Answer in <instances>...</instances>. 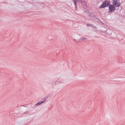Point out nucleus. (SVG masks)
Returning a JSON list of instances; mask_svg holds the SVG:
<instances>
[{"label": "nucleus", "mask_w": 125, "mask_h": 125, "mask_svg": "<svg viewBox=\"0 0 125 125\" xmlns=\"http://www.w3.org/2000/svg\"><path fill=\"white\" fill-rule=\"evenodd\" d=\"M74 3L75 4H76V1H74Z\"/></svg>", "instance_id": "nucleus-5"}, {"label": "nucleus", "mask_w": 125, "mask_h": 125, "mask_svg": "<svg viewBox=\"0 0 125 125\" xmlns=\"http://www.w3.org/2000/svg\"><path fill=\"white\" fill-rule=\"evenodd\" d=\"M113 4L115 6V7H118V6L121 5V3L118 1V0H114L113 1Z\"/></svg>", "instance_id": "nucleus-2"}, {"label": "nucleus", "mask_w": 125, "mask_h": 125, "mask_svg": "<svg viewBox=\"0 0 125 125\" xmlns=\"http://www.w3.org/2000/svg\"><path fill=\"white\" fill-rule=\"evenodd\" d=\"M83 40H85V39H84V38H83Z\"/></svg>", "instance_id": "nucleus-6"}, {"label": "nucleus", "mask_w": 125, "mask_h": 125, "mask_svg": "<svg viewBox=\"0 0 125 125\" xmlns=\"http://www.w3.org/2000/svg\"><path fill=\"white\" fill-rule=\"evenodd\" d=\"M44 101H45V100H44L43 102H38L37 104H36V105H37V106H38V105H41V104H42V103H43L44 102Z\"/></svg>", "instance_id": "nucleus-4"}, {"label": "nucleus", "mask_w": 125, "mask_h": 125, "mask_svg": "<svg viewBox=\"0 0 125 125\" xmlns=\"http://www.w3.org/2000/svg\"><path fill=\"white\" fill-rule=\"evenodd\" d=\"M108 5H110V2L104 1V3L100 6V8H104V7H106V6H108Z\"/></svg>", "instance_id": "nucleus-1"}, {"label": "nucleus", "mask_w": 125, "mask_h": 125, "mask_svg": "<svg viewBox=\"0 0 125 125\" xmlns=\"http://www.w3.org/2000/svg\"><path fill=\"white\" fill-rule=\"evenodd\" d=\"M116 9V6H114V5H109V11L112 12L114 11Z\"/></svg>", "instance_id": "nucleus-3"}]
</instances>
